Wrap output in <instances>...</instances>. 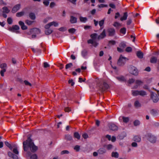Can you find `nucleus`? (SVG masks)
<instances>
[{
    "mask_svg": "<svg viewBox=\"0 0 159 159\" xmlns=\"http://www.w3.org/2000/svg\"><path fill=\"white\" fill-rule=\"evenodd\" d=\"M43 66L44 68H47L50 67V65L47 62H44L43 63Z\"/></svg>",
    "mask_w": 159,
    "mask_h": 159,
    "instance_id": "4d7b16f0",
    "label": "nucleus"
},
{
    "mask_svg": "<svg viewBox=\"0 0 159 159\" xmlns=\"http://www.w3.org/2000/svg\"><path fill=\"white\" fill-rule=\"evenodd\" d=\"M147 95L146 92L143 90L139 91V95H140L142 96H145Z\"/></svg>",
    "mask_w": 159,
    "mask_h": 159,
    "instance_id": "c756f323",
    "label": "nucleus"
},
{
    "mask_svg": "<svg viewBox=\"0 0 159 159\" xmlns=\"http://www.w3.org/2000/svg\"><path fill=\"white\" fill-rule=\"evenodd\" d=\"M104 20H102L100 21H99V25L100 27L102 26L104 24Z\"/></svg>",
    "mask_w": 159,
    "mask_h": 159,
    "instance_id": "5fc2aeb1",
    "label": "nucleus"
},
{
    "mask_svg": "<svg viewBox=\"0 0 159 159\" xmlns=\"http://www.w3.org/2000/svg\"><path fill=\"white\" fill-rule=\"evenodd\" d=\"M137 56L140 59L143 58V53L140 51H138L136 53Z\"/></svg>",
    "mask_w": 159,
    "mask_h": 159,
    "instance_id": "393cba45",
    "label": "nucleus"
},
{
    "mask_svg": "<svg viewBox=\"0 0 159 159\" xmlns=\"http://www.w3.org/2000/svg\"><path fill=\"white\" fill-rule=\"evenodd\" d=\"M108 34V35L110 36H113L114 35L115 33V31L113 28H109L107 30Z\"/></svg>",
    "mask_w": 159,
    "mask_h": 159,
    "instance_id": "9d476101",
    "label": "nucleus"
},
{
    "mask_svg": "<svg viewBox=\"0 0 159 159\" xmlns=\"http://www.w3.org/2000/svg\"><path fill=\"white\" fill-rule=\"evenodd\" d=\"M139 90H132V93L133 96H137L139 95Z\"/></svg>",
    "mask_w": 159,
    "mask_h": 159,
    "instance_id": "473e14b6",
    "label": "nucleus"
},
{
    "mask_svg": "<svg viewBox=\"0 0 159 159\" xmlns=\"http://www.w3.org/2000/svg\"><path fill=\"white\" fill-rule=\"evenodd\" d=\"M64 110L66 112H69V111H71V109L70 107H66L65 108Z\"/></svg>",
    "mask_w": 159,
    "mask_h": 159,
    "instance_id": "e2e57ef3",
    "label": "nucleus"
},
{
    "mask_svg": "<svg viewBox=\"0 0 159 159\" xmlns=\"http://www.w3.org/2000/svg\"><path fill=\"white\" fill-rule=\"evenodd\" d=\"M98 7L99 8H101L103 7H107V5H104L103 4H101L100 5H98Z\"/></svg>",
    "mask_w": 159,
    "mask_h": 159,
    "instance_id": "13d9d810",
    "label": "nucleus"
},
{
    "mask_svg": "<svg viewBox=\"0 0 159 159\" xmlns=\"http://www.w3.org/2000/svg\"><path fill=\"white\" fill-rule=\"evenodd\" d=\"M119 46L121 48H125L126 46V43L124 42H122L120 44Z\"/></svg>",
    "mask_w": 159,
    "mask_h": 159,
    "instance_id": "c03bdc74",
    "label": "nucleus"
},
{
    "mask_svg": "<svg viewBox=\"0 0 159 159\" xmlns=\"http://www.w3.org/2000/svg\"><path fill=\"white\" fill-rule=\"evenodd\" d=\"M52 25H54L55 27H57L58 25V24L55 21H52L45 25L44 28L45 29H49Z\"/></svg>",
    "mask_w": 159,
    "mask_h": 159,
    "instance_id": "423d86ee",
    "label": "nucleus"
},
{
    "mask_svg": "<svg viewBox=\"0 0 159 159\" xmlns=\"http://www.w3.org/2000/svg\"><path fill=\"white\" fill-rule=\"evenodd\" d=\"M157 60V57H152L150 59V62L152 63H156Z\"/></svg>",
    "mask_w": 159,
    "mask_h": 159,
    "instance_id": "a878e982",
    "label": "nucleus"
},
{
    "mask_svg": "<svg viewBox=\"0 0 159 159\" xmlns=\"http://www.w3.org/2000/svg\"><path fill=\"white\" fill-rule=\"evenodd\" d=\"M31 32H33L35 34H38L40 33V30L38 28H35L30 30Z\"/></svg>",
    "mask_w": 159,
    "mask_h": 159,
    "instance_id": "f3484780",
    "label": "nucleus"
},
{
    "mask_svg": "<svg viewBox=\"0 0 159 159\" xmlns=\"http://www.w3.org/2000/svg\"><path fill=\"white\" fill-rule=\"evenodd\" d=\"M110 129L113 131H115L118 129V127L114 124H110L109 125Z\"/></svg>",
    "mask_w": 159,
    "mask_h": 159,
    "instance_id": "4468645a",
    "label": "nucleus"
},
{
    "mask_svg": "<svg viewBox=\"0 0 159 159\" xmlns=\"http://www.w3.org/2000/svg\"><path fill=\"white\" fill-rule=\"evenodd\" d=\"M134 106L135 108H138L141 107V104L139 101L136 100L134 102Z\"/></svg>",
    "mask_w": 159,
    "mask_h": 159,
    "instance_id": "aec40b11",
    "label": "nucleus"
},
{
    "mask_svg": "<svg viewBox=\"0 0 159 159\" xmlns=\"http://www.w3.org/2000/svg\"><path fill=\"white\" fill-rule=\"evenodd\" d=\"M13 148V152L14 153L16 154H19V152L17 149V146L16 144H14L12 145Z\"/></svg>",
    "mask_w": 159,
    "mask_h": 159,
    "instance_id": "a211bd4d",
    "label": "nucleus"
},
{
    "mask_svg": "<svg viewBox=\"0 0 159 159\" xmlns=\"http://www.w3.org/2000/svg\"><path fill=\"white\" fill-rule=\"evenodd\" d=\"M109 6L111 7V8H113V9H115L116 8V6L115 5L112 3H110L109 4Z\"/></svg>",
    "mask_w": 159,
    "mask_h": 159,
    "instance_id": "774afa93",
    "label": "nucleus"
},
{
    "mask_svg": "<svg viewBox=\"0 0 159 159\" xmlns=\"http://www.w3.org/2000/svg\"><path fill=\"white\" fill-rule=\"evenodd\" d=\"M65 139L67 140H71L72 139V137L70 135H67L65 136Z\"/></svg>",
    "mask_w": 159,
    "mask_h": 159,
    "instance_id": "ea45409f",
    "label": "nucleus"
},
{
    "mask_svg": "<svg viewBox=\"0 0 159 159\" xmlns=\"http://www.w3.org/2000/svg\"><path fill=\"white\" fill-rule=\"evenodd\" d=\"M151 98L152 99L154 102H157L159 100V98L157 94L153 92L151 93Z\"/></svg>",
    "mask_w": 159,
    "mask_h": 159,
    "instance_id": "0eeeda50",
    "label": "nucleus"
},
{
    "mask_svg": "<svg viewBox=\"0 0 159 159\" xmlns=\"http://www.w3.org/2000/svg\"><path fill=\"white\" fill-rule=\"evenodd\" d=\"M102 83L101 84L99 88L102 91H103L108 89L109 86L108 85L104 80H102Z\"/></svg>",
    "mask_w": 159,
    "mask_h": 159,
    "instance_id": "39448f33",
    "label": "nucleus"
},
{
    "mask_svg": "<svg viewBox=\"0 0 159 159\" xmlns=\"http://www.w3.org/2000/svg\"><path fill=\"white\" fill-rule=\"evenodd\" d=\"M120 32L121 33L125 34L126 33V29L125 27L123 28L120 29Z\"/></svg>",
    "mask_w": 159,
    "mask_h": 159,
    "instance_id": "a19ab883",
    "label": "nucleus"
},
{
    "mask_svg": "<svg viewBox=\"0 0 159 159\" xmlns=\"http://www.w3.org/2000/svg\"><path fill=\"white\" fill-rule=\"evenodd\" d=\"M24 83L26 85L29 86H31L32 85L27 80H25Z\"/></svg>",
    "mask_w": 159,
    "mask_h": 159,
    "instance_id": "603ef678",
    "label": "nucleus"
},
{
    "mask_svg": "<svg viewBox=\"0 0 159 159\" xmlns=\"http://www.w3.org/2000/svg\"><path fill=\"white\" fill-rule=\"evenodd\" d=\"M75 31L76 30L74 28H72L68 30V32L71 34H74Z\"/></svg>",
    "mask_w": 159,
    "mask_h": 159,
    "instance_id": "37998d69",
    "label": "nucleus"
},
{
    "mask_svg": "<svg viewBox=\"0 0 159 159\" xmlns=\"http://www.w3.org/2000/svg\"><path fill=\"white\" fill-rule=\"evenodd\" d=\"M112 147L111 144H109L107 145V148L108 150H110L112 148Z\"/></svg>",
    "mask_w": 159,
    "mask_h": 159,
    "instance_id": "052dcab7",
    "label": "nucleus"
},
{
    "mask_svg": "<svg viewBox=\"0 0 159 159\" xmlns=\"http://www.w3.org/2000/svg\"><path fill=\"white\" fill-rule=\"evenodd\" d=\"M7 22L8 24H11L12 22V20L11 18L9 17L7 19Z\"/></svg>",
    "mask_w": 159,
    "mask_h": 159,
    "instance_id": "3c124183",
    "label": "nucleus"
},
{
    "mask_svg": "<svg viewBox=\"0 0 159 159\" xmlns=\"http://www.w3.org/2000/svg\"><path fill=\"white\" fill-rule=\"evenodd\" d=\"M19 25L21 26V28L23 30H25L27 29V27L25 25L24 23L22 21L19 22Z\"/></svg>",
    "mask_w": 159,
    "mask_h": 159,
    "instance_id": "dca6fc26",
    "label": "nucleus"
},
{
    "mask_svg": "<svg viewBox=\"0 0 159 159\" xmlns=\"http://www.w3.org/2000/svg\"><path fill=\"white\" fill-rule=\"evenodd\" d=\"M150 112L151 114H152L154 115H156L157 113V111L154 109H152L151 110V111Z\"/></svg>",
    "mask_w": 159,
    "mask_h": 159,
    "instance_id": "09e8293b",
    "label": "nucleus"
},
{
    "mask_svg": "<svg viewBox=\"0 0 159 159\" xmlns=\"http://www.w3.org/2000/svg\"><path fill=\"white\" fill-rule=\"evenodd\" d=\"M25 22L26 24L29 25H31L34 22L33 21L28 20H25Z\"/></svg>",
    "mask_w": 159,
    "mask_h": 159,
    "instance_id": "4c0bfd02",
    "label": "nucleus"
},
{
    "mask_svg": "<svg viewBox=\"0 0 159 159\" xmlns=\"http://www.w3.org/2000/svg\"><path fill=\"white\" fill-rule=\"evenodd\" d=\"M106 36L105 30H104L98 36V39H102L104 38Z\"/></svg>",
    "mask_w": 159,
    "mask_h": 159,
    "instance_id": "6ab92c4d",
    "label": "nucleus"
},
{
    "mask_svg": "<svg viewBox=\"0 0 159 159\" xmlns=\"http://www.w3.org/2000/svg\"><path fill=\"white\" fill-rule=\"evenodd\" d=\"M99 154H103L106 152V149L104 148H100L97 151Z\"/></svg>",
    "mask_w": 159,
    "mask_h": 159,
    "instance_id": "2eb2a0df",
    "label": "nucleus"
},
{
    "mask_svg": "<svg viewBox=\"0 0 159 159\" xmlns=\"http://www.w3.org/2000/svg\"><path fill=\"white\" fill-rule=\"evenodd\" d=\"M24 14V11H21L17 13L16 14V16L17 17H20L23 16Z\"/></svg>",
    "mask_w": 159,
    "mask_h": 159,
    "instance_id": "58836bf2",
    "label": "nucleus"
},
{
    "mask_svg": "<svg viewBox=\"0 0 159 159\" xmlns=\"http://www.w3.org/2000/svg\"><path fill=\"white\" fill-rule=\"evenodd\" d=\"M29 16V17L32 20H34L36 18L35 15L34 13H30Z\"/></svg>",
    "mask_w": 159,
    "mask_h": 159,
    "instance_id": "cd10ccee",
    "label": "nucleus"
},
{
    "mask_svg": "<svg viewBox=\"0 0 159 159\" xmlns=\"http://www.w3.org/2000/svg\"><path fill=\"white\" fill-rule=\"evenodd\" d=\"M111 156L116 158H117L119 157V154L117 152H112L111 153Z\"/></svg>",
    "mask_w": 159,
    "mask_h": 159,
    "instance_id": "2f4dec72",
    "label": "nucleus"
},
{
    "mask_svg": "<svg viewBox=\"0 0 159 159\" xmlns=\"http://www.w3.org/2000/svg\"><path fill=\"white\" fill-rule=\"evenodd\" d=\"M69 153V152L67 150H63L61 152V154H68Z\"/></svg>",
    "mask_w": 159,
    "mask_h": 159,
    "instance_id": "680f3d73",
    "label": "nucleus"
},
{
    "mask_svg": "<svg viewBox=\"0 0 159 159\" xmlns=\"http://www.w3.org/2000/svg\"><path fill=\"white\" fill-rule=\"evenodd\" d=\"M116 79L119 81L121 82L125 81V80L124 77L123 76H119L116 77Z\"/></svg>",
    "mask_w": 159,
    "mask_h": 159,
    "instance_id": "c85d7f7f",
    "label": "nucleus"
},
{
    "mask_svg": "<svg viewBox=\"0 0 159 159\" xmlns=\"http://www.w3.org/2000/svg\"><path fill=\"white\" fill-rule=\"evenodd\" d=\"M82 136L84 139H86L88 137V135L86 133H84L82 135Z\"/></svg>",
    "mask_w": 159,
    "mask_h": 159,
    "instance_id": "0e129e2a",
    "label": "nucleus"
},
{
    "mask_svg": "<svg viewBox=\"0 0 159 159\" xmlns=\"http://www.w3.org/2000/svg\"><path fill=\"white\" fill-rule=\"evenodd\" d=\"M122 119L123 120V121L124 122L127 123L129 121V118L128 117H125L123 116L122 117Z\"/></svg>",
    "mask_w": 159,
    "mask_h": 159,
    "instance_id": "79ce46f5",
    "label": "nucleus"
},
{
    "mask_svg": "<svg viewBox=\"0 0 159 159\" xmlns=\"http://www.w3.org/2000/svg\"><path fill=\"white\" fill-rule=\"evenodd\" d=\"M3 10V13H8L10 12V10L6 7H3L2 8Z\"/></svg>",
    "mask_w": 159,
    "mask_h": 159,
    "instance_id": "7c9ffc66",
    "label": "nucleus"
},
{
    "mask_svg": "<svg viewBox=\"0 0 159 159\" xmlns=\"http://www.w3.org/2000/svg\"><path fill=\"white\" fill-rule=\"evenodd\" d=\"M7 64L5 63H2L0 65V68L2 69L0 71V74L2 76H4V73L6 71L5 68Z\"/></svg>",
    "mask_w": 159,
    "mask_h": 159,
    "instance_id": "6e6552de",
    "label": "nucleus"
},
{
    "mask_svg": "<svg viewBox=\"0 0 159 159\" xmlns=\"http://www.w3.org/2000/svg\"><path fill=\"white\" fill-rule=\"evenodd\" d=\"M72 66L73 64L71 63L67 64L66 66V69H67L68 68H69Z\"/></svg>",
    "mask_w": 159,
    "mask_h": 159,
    "instance_id": "49530a36",
    "label": "nucleus"
},
{
    "mask_svg": "<svg viewBox=\"0 0 159 159\" xmlns=\"http://www.w3.org/2000/svg\"><path fill=\"white\" fill-rule=\"evenodd\" d=\"M67 29L64 27H61L59 29V30L61 31H64L66 30Z\"/></svg>",
    "mask_w": 159,
    "mask_h": 159,
    "instance_id": "864d4df0",
    "label": "nucleus"
},
{
    "mask_svg": "<svg viewBox=\"0 0 159 159\" xmlns=\"http://www.w3.org/2000/svg\"><path fill=\"white\" fill-rule=\"evenodd\" d=\"M30 159H37V156L35 154L32 155L30 156Z\"/></svg>",
    "mask_w": 159,
    "mask_h": 159,
    "instance_id": "de8ad7c7",
    "label": "nucleus"
},
{
    "mask_svg": "<svg viewBox=\"0 0 159 159\" xmlns=\"http://www.w3.org/2000/svg\"><path fill=\"white\" fill-rule=\"evenodd\" d=\"M74 136L75 138H77L78 139H80V136L78 132L74 133Z\"/></svg>",
    "mask_w": 159,
    "mask_h": 159,
    "instance_id": "c9c22d12",
    "label": "nucleus"
},
{
    "mask_svg": "<svg viewBox=\"0 0 159 159\" xmlns=\"http://www.w3.org/2000/svg\"><path fill=\"white\" fill-rule=\"evenodd\" d=\"M133 140L135 142H139L141 140V138L140 136L136 135L134 137Z\"/></svg>",
    "mask_w": 159,
    "mask_h": 159,
    "instance_id": "4be33fe9",
    "label": "nucleus"
},
{
    "mask_svg": "<svg viewBox=\"0 0 159 159\" xmlns=\"http://www.w3.org/2000/svg\"><path fill=\"white\" fill-rule=\"evenodd\" d=\"M132 22V18L130 17H129L128 20L126 22V24L127 25H130Z\"/></svg>",
    "mask_w": 159,
    "mask_h": 159,
    "instance_id": "e433bc0d",
    "label": "nucleus"
},
{
    "mask_svg": "<svg viewBox=\"0 0 159 159\" xmlns=\"http://www.w3.org/2000/svg\"><path fill=\"white\" fill-rule=\"evenodd\" d=\"M140 124V121L138 120H136L134 122V125L135 126L139 125Z\"/></svg>",
    "mask_w": 159,
    "mask_h": 159,
    "instance_id": "a18cd8bd",
    "label": "nucleus"
},
{
    "mask_svg": "<svg viewBox=\"0 0 159 159\" xmlns=\"http://www.w3.org/2000/svg\"><path fill=\"white\" fill-rule=\"evenodd\" d=\"M68 83L69 84H70L72 86H73L75 84L72 80H69L68 81Z\"/></svg>",
    "mask_w": 159,
    "mask_h": 159,
    "instance_id": "bf43d9fd",
    "label": "nucleus"
},
{
    "mask_svg": "<svg viewBox=\"0 0 159 159\" xmlns=\"http://www.w3.org/2000/svg\"><path fill=\"white\" fill-rule=\"evenodd\" d=\"M20 29L19 27L17 25H13L12 28H10L9 30L12 32H15L14 30H17Z\"/></svg>",
    "mask_w": 159,
    "mask_h": 159,
    "instance_id": "ddd939ff",
    "label": "nucleus"
},
{
    "mask_svg": "<svg viewBox=\"0 0 159 159\" xmlns=\"http://www.w3.org/2000/svg\"><path fill=\"white\" fill-rule=\"evenodd\" d=\"M80 147L78 145H76L75 146L74 148V149L75 150H76L77 151H78L80 150Z\"/></svg>",
    "mask_w": 159,
    "mask_h": 159,
    "instance_id": "69168bd1",
    "label": "nucleus"
},
{
    "mask_svg": "<svg viewBox=\"0 0 159 159\" xmlns=\"http://www.w3.org/2000/svg\"><path fill=\"white\" fill-rule=\"evenodd\" d=\"M20 4H17L12 9L11 11L13 13L16 12L20 8Z\"/></svg>",
    "mask_w": 159,
    "mask_h": 159,
    "instance_id": "9b49d317",
    "label": "nucleus"
},
{
    "mask_svg": "<svg viewBox=\"0 0 159 159\" xmlns=\"http://www.w3.org/2000/svg\"><path fill=\"white\" fill-rule=\"evenodd\" d=\"M50 18L49 17H48L45 18L43 20V22L45 23L47 22L50 19Z\"/></svg>",
    "mask_w": 159,
    "mask_h": 159,
    "instance_id": "338daca9",
    "label": "nucleus"
},
{
    "mask_svg": "<svg viewBox=\"0 0 159 159\" xmlns=\"http://www.w3.org/2000/svg\"><path fill=\"white\" fill-rule=\"evenodd\" d=\"M127 58L123 57L122 55H120L117 62V65L119 66H123L125 64Z\"/></svg>",
    "mask_w": 159,
    "mask_h": 159,
    "instance_id": "7ed1b4c3",
    "label": "nucleus"
},
{
    "mask_svg": "<svg viewBox=\"0 0 159 159\" xmlns=\"http://www.w3.org/2000/svg\"><path fill=\"white\" fill-rule=\"evenodd\" d=\"M97 34L96 33L92 34L90 35L91 39L88 40V43L93 44V45L96 47L98 45V43L95 41V39L97 38Z\"/></svg>",
    "mask_w": 159,
    "mask_h": 159,
    "instance_id": "f03ea898",
    "label": "nucleus"
},
{
    "mask_svg": "<svg viewBox=\"0 0 159 159\" xmlns=\"http://www.w3.org/2000/svg\"><path fill=\"white\" fill-rule=\"evenodd\" d=\"M128 17V14L127 12H125L124 13L123 16L120 18V20L121 21L126 20Z\"/></svg>",
    "mask_w": 159,
    "mask_h": 159,
    "instance_id": "5701e85b",
    "label": "nucleus"
},
{
    "mask_svg": "<svg viewBox=\"0 0 159 159\" xmlns=\"http://www.w3.org/2000/svg\"><path fill=\"white\" fill-rule=\"evenodd\" d=\"M135 83L136 85L134 86L133 88L134 89H136L143 84V82L140 80H137L135 81Z\"/></svg>",
    "mask_w": 159,
    "mask_h": 159,
    "instance_id": "f8f14e48",
    "label": "nucleus"
},
{
    "mask_svg": "<svg viewBox=\"0 0 159 159\" xmlns=\"http://www.w3.org/2000/svg\"><path fill=\"white\" fill-rule=\"evenodd\" d=\"M113 26L116 27H118L121 26V24L117 22H115L113 24Z\"/></svg>",
    "mask_w": 159,
    "mask_h": 159,
    "instance_id": "8fccbe9b",
    "label": "nucleus"
},
{
    "mask_svg": "<svg viewBox=\"0 0 159 159\" xmlns=\"http://www.w3.org/2000/svg\"><path fill=\"white\" fill-rule=\"evenodd\" d=\"M5 144L11 150H12L13 148L12 145H11L8 142L6 141L5 142Z\"/></svg>",
    "mask_w": 159,
    "mask_h": 159,
    "instance_id": "72a5a7b5",
    "label": "nucleus"
},
{
    "mask_svg": "<svg viewBox=\"0 0 159 159\" xmlns=\"http://www.w3.org/2000/svg\"><path fill=\"white\" fill-rule=\"evenodd\" d=\"M23 147L25 151H27L28 148L33 152H35L37 150V147L34 145L32 140L29 137L23 142Z\"/></svg>",
    "mask_w": 159,
    "mask_h": 159,
    "instance_id": "f257e3e1",
    "label": "nucleus"
},
{
    "mask_svg": "<svg viewBox=\"0 0 159 159\" xmlns=\"http://www.w3.org/2000/svg\"><path fill=\"white\" fill-rule=\"evenodd\" d=\"M129 72L135 75H137L138 74V72L137 68L134 66H131L129 68Z\"/></svg>",
    "mask_w": 159,
    "mask_h": 159,
    "instance_id": "20e7f679",
    "label": "nucleus"
},
{
    "mask_svg": "<svg viewBox=\"0 0 159 159\" xmlns=\"http://www.w3.org/2000/svg\"><path fill=\"white\" fill-rule=\"evenodd\" d=\"M148 139L151 143H154L156 142V138L154 135L151 134H149Z\"/></svg>",
    "mask_w": 159,
    "mask_h": 159,
    "instance_id": "1a4fd4ad",
    "label": "nucleus"
},
{
    "mask_svg": "<svg viewBox=\"0 0 159 159\" xmlns=\"http://www.w3.org/2000/svg\"><path fill=\"white\" fill-rule=\"evenodd\" d=\"M81 54L83 57H85L87 55L88 51L87 50L84 49L82 51Z\"/></svg>",
    "mask_w": 159,
    "mask_h": 159,
    "instance_id": "b1692460",
    "label": "nucleus"
},
{
    "mask_svg": "<svg viewBox=\"0 0 159 159\" xmlns=\"http://www.w3.org/2000/svg\"><path fill=\"white\" fill-rule=\"evenodd\" d=\"M77 18L73 16H70V22L71 24H74L77 22Z\"/></svg>",
    "mask_w": 159,
    "mask_h": 159,
    "instance_id": "412c9836",
    "label": "nucleus"
},
{
    "mask_svg": "<svg viewBox=\"0 0 159 159\" xmlns=\"http://www.w3.org/2000/svg\"><path fill=\"white\" fill-rule=\"evenodd\" d=\"M132 49L130 47H127L125 49V51L127 52H131Z\"/></svg>",
    "mask_w": 159,
    "mask_h": 159,
    "instance_id": "6e6d98bb",
    "label": "nucleus"
},
{
    "mask_svg": "<svg viewBox=\"0 0 159 159\" xmlns=\"http://www.w3.org/2000/svg\"><path fill=\"white\" fill-rule=\"evenodd\" d=\"M46 29V30H45L44 32L46 35H49L53 32V30L51 29H49V28Z\"/></svg>",
    "mask_w": 159,
    "mask_h": 159,
    "instance_id": "bb28decb",
    "label": "nucleus"
},
{
    "mask_svg": "<svg viewBox=\"0 0 159 159\" xmlns=\"http://www.w3.org/2000/svg\"><path fill=\"white\" fill-rule=\"evenodd\" d=\"M87 18L86 17H84L82 16H80V20L81 22L85 23L87 20Z\"/></svg>",
    "mask_w": 159,
    "mask_h": 159,
    "instance_id": "f704fd0d",
    "label": "nucleus"
}]
</instances>
